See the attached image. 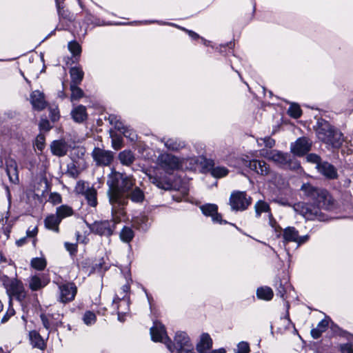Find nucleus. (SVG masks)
I'll return each mask as SVG.
<instances>
[{
	"mask_svg": "<svg viewBox=\"0 0 353 353\" xmlns=\"http://www.w3.org/2000/svg\"><path fill=\"white\" fill-rule=\"evenodd\" d=\"M70 77L72 79V83L70 85H78L79 84L83 78V70L78 67H73L70 71Z\"/></svg>",
	"mask_w": 353,
	"mask_h": 353,
	"instance_id": "35",
	"label": "nucleus"
},
{
	"mask_svg": "<svg viewBox=\"0 0 353 353\" xmlns=\"http://www.w3.org/2000/svg\"><path fill=\"white\" fill-rule=\"evenodd\" d=\"M50 117L51 120L54 122L57 121L59 118L58 108H50Z\"/></svg>",
	"mask_w": 353,
	"mask_h": 353,
	"instance_id": "56",
	"label": "nucleus"
},
{
	"mask_svg": "<svg viewBox=\"0 0 353 353\" xmlns=\"http://www.w3.org/2000/svg\"><path fill=\"white\" fill-rule=\"evenodd\" d=\"M37 148L42 151L44 148V137L43 136H38L36 141Z\"/></svg>",
	"mask_w": 353,
	"mask_h": 353,
	"instance_id": "57",
	"label": "nucleus"
},
{
	"mask_svg": "<svg viewBox=\"0 0 353 353\" xmlns=\"http://www.w3.org/2000/svg\"><path fill=\"white\" fill-rule=\"evenodd\" d=\"M149 180L159 189L168 190L172 188V184L167 177L162 178L157 175H149Z\"/></svg>",
	"mask_w": 353,
	"mask_h": 353,
	"instance_id": "29",
	"label": "nucleus"
},
{
	"mask_svg": "<svg viewBox=\"0 0 353 353\" xmlns=\"http://www.w3.org/2000/svg\"><path fill=\"white\" fill-rule=\"evenodd\" d=\"M111 216L110 220L96 221L89 225L90 231L99 236L109 237L112 236L117 228V225L120 223L122 219L125 216V210L116 204H110Z\"/></svg>",
	"mask_w": 353,
	"mask_h": 353,
	"instance_id": "4",
	"label": "nucleus"
},
{
	"mask_svg": "<svg viewBox=\"0 0 353 353\" xmlns=\"http://www.w3.org/2000/svg\"><path fill=\"white\" fill-rule=\"evenodd\" d=\"M250 345L245 341H241L237 345L236 349L234 350V353H249Z\"/></svg>",
	"mask_w": 353,
	"mask_h": 353,
	"instance_id": "49",
	"label": "nucleus"
},
{
	"mask_svg": "<svg viewBox=\"0 0 353 353\" xmlns=\"http://www.w3.org/2000/svg\"><path fill=\"white\" fill-rule=\"evenodd\" d=\"M330 321V318L326 316L318 323L316 327L312 329L311 335L313 339H316L321 336L322 333L327 330Z\"/></svg>",
	"mask_w": 353,
	"mask_h": 353,
	"instance_id": "32",
	"label": "nucleus"
},
{
	"mask_svg": "<svg viewBox=\"0 0 353 353\" xmlns=\"http://www.w3.org/2000/svg\"><path fill=\"white\" fill-rule=\"evenodd\" d=\"M312 143L306 137L298 139L291 145V152L297 156H303L307 153L311 148Z\"/></svg>",
	"mask_w": 353,
	"mask_h": 353,
	"instance_id": "16",
	"label": "nucleus"
},
{
	"mask_svg": "<svg viewBox=\"0 0 353 353\" xmlns=\"http://www.w3.org/2000/svg\"><path fill=\"white\" fill-rule=\"evenodd\" d=\"M288 114L294 119H298L301 116L302 111L298 104L292 103L288 108Z\"/></svg>",
	"mask_w": 353,
	"mask_h": 353,
	"instance_id": "45",
	"label": "nucleus"
},
{
	"mask_svg": "<svg viewBox=\"0 0 353 353\" xmlns=\"http://www.w3.org/2000/svg\"><path fill=\"white\" fill-rule=\"evenodd\" d=\"M290 287V284L285 282V284H283L281 282L279 283V285L276 288L277 295L280 297L284 299L285 294L287 292L288 289Z\"/></svg>",
	"mask_w": 353,
	"mask_h": 353,
	"instance_id": "50",
	"label": "nucleus"
},
{
	"mask_svg": "<svg viewBox=\"0 0 353 353\" xmlns=\"http://www.w3.org/2000/svg\"><path fill=\"white\" fill-rule=\"evenodd\" d=\"M181 29L183 30H184L185 32H186L188 34V35L194 40H196V39H198L200 38L199 35L192 30H189L184 28H181Z\"/></svg>",
	"mask_w": 353,
	"mask_h": 353,
	"instance_id": "61",
	"label": "nucleus"
},
{
	"mask_svg": "<svg viewBox=\"0 0 353 353\" xmlns=\"http://www.w3.org/2000/svg\"><path fill=\"white\" fill-rule=\"evenodd\" d=\"M39 127L41 130L48 131L50 128V122L47 119H41L39 123Z\"/></svg>",
	"mask_w": 353,
	"mask_h": 353,
	"instance_id": "58",
	"label": "nucleus"
},
{
	"mask_svg": "<svg viewBox=\"0 0 353 353\" xmlns=\"http://www.w3.org/2000/svg\"><path fill=\"white\" fill-rule=\"evenodd\" d=\"M88 183L79 181L77 183V185L75 186V192L81 195H85V193L91 188Z\"/></svg>",
	"mask_w": 353,
	"mask_h": 353,
	"instance_id": "44",
	"label": "nucleus"
},
{
	"mask_svg": "<svg viewBox=\"0 0 353 353\" xmlns=\"http://www.w3.org/2000/svg\"><path fill=\"white\" fill-rule=\"evenodd\" d=\"M127 196L128 199H130L132 201L135 203H141L145 198L143 192L139 188L133 189Z\"/></svg>",
	"mask_w": 353,
	"mask_h": 353,
	"instance_id": "40",
	"label": "nucleus"
},
{
	"mask_svg": "<svg viewBox=\"0 0 353 353\" xmlns=\"http://www.w3.org/2000/svg\"><path fill=\"white\" fill-rule=\"evenodd\" d=\"M274 296L272 290L268 286H263L257 288L256 296L259 299L270 301Z\"/></svg>",
	"mask_w": 353,
	"mask_h": 353,
	"instance_id": "34",
	"label": "nucleus"
},
{
	"mask_svg": "<svg viewBox=\"0 0 353 353\" xmlns=\"http://www.w3.org/2000/svg\"><path fill=\"white\" fill-rule=\"evenodd\" d=\"M109 119L110 123L114 125V128L120 131L125 138L130 139L131 141H135L137 140V135L133 129L124 125L115 116L111 115Z\"/></svg>",
	"mask_w": 353,
	"mask_h": 353,
	"instance_id": "14",
	"label": "nucleus"
},
{
	"mask_svg": "<svg viewBox=\"0 0 353 353\" xmlns=\"http://www.w3.org/2000/svg\"><path fill=\"white\" fill-rule=\"evenodd\" d=\"M318 139L333 148H339L343 141V134L325 120H319L316 128Z\"/></svg>",
	"mask_w": 353,
	"mask_h": 353,
	"instance_id": "5",
	"label": "nucleus"
},
{
	"mask_svg": "<svg viewBox=\"0 0 353 353\" xmlns=\"http://www.w3.org/2000/svg\"><path fill=\"white\" fill-rule=\"evenodd\" d=\"M316 168L321 174L327 179H334L337 177V171L336 168L327 162L325 161L321 163H319Z\"/></svg>",
	"mask_w": 353,
	"mask_h": 353,
	"instance_id": "23",
	"label": "nucleus"
},
{
	"mask_svg": "<svg viewBox=\"0 0 353 353\" xmlns=\"http://www.w3.org/2000/svg\"><path fill=\"white\" fill-rule=\"evenodd\" d=\"M29 339L33 347L41 350L46 349V343L38 332L35 330L30 331L29 332Z\"/></svg>",
	"mask_w": 353,
	"mask_h": 353,
	"instance_id": "27",
	"label": "nucleus"
},
{
	"mask_svg": "<svg viewBox=\"0 0 353 353\" xmlns=\"http://www.w3.org/2000/svg\"><path fill=\"white\" fill-rule=\"evenodd\" d=\"M161 142L163 143L165 147L171 151L177 152L184 148L186 145L184 141L175 137L163 138Z\"/></svg>",
	"mask_w": 353,
	"mask_h": 353,
	"instance_id": "22",
	"label": "nucleus"
},
{
	"mask_svg": "<svg viewBox=\"0 0 353 353\" xmlns=\"http://www.w3.org/2000/svg\"><path fill=\"white\" fill-rule=\"evenodd\" d=\"M38 234V228L37 226L29 227L26 231V236L28 238H34Z\"/></svg>",
	"mask_w": 353,
	"mask_h": 353,
	"instance_id": "55",
	"label": "nucleus"
},
{
	"mask_svg": "<svg viewBox=\"0 0 353 353\" xmlns=\"http://www.w3.org/2000/svg\"><path fill=\"white\" fill-rule=\"evenodd\" d=\"M150 225L149 219L147 216L141 214L133 219V226L141 231L145 232Z\"/></svg>",
	"mask_w": 353,
	"mask_h": 353,
	"instance_id": "30",
	"label": "nucleus"
},
{
	"mask_svg": "<svg viewBox=\"0 0 353 353\" xmlns=\"http://www.w3.org/2000/svg\"><path fill=\"white\" fill-rule=\"evenodd\" d=\"M59 292L57 300L62 303L72 301L77 293V288L73 282L57 283Z\"/></svg>",
	"mask_w": 353,
	"mask_h": 353,
	"instance_id": "11",
	"label": "nucleus"
},
{
	"mask_svg": "<svg viewBox=\"0 0 353 353\" xmlns=\"http://www.w3.org/2000/svg\"><path fill=\"white\" fill-rule=\"evenodd\" d=\"M40 318H41V320L42 321V324H43V327L47 330L50 331V322H49V320H48V317L44 314H41V316H40Z\"/></svg>",
	"mask_w": 353,
	"mask_h": 353,
	"instance_id": "59",
	"label": "nucleus"
},
{
	"mask_svg": "<svg viewBox=\"0 0 353 353\" xmlns=\"http://www.w3.org/2000/svg\"><path fill=\"white\" fill-rule=\"evenodd\" d=\"M261 154L270 161L274 162L281 167L288 168L292 170L298 169L299 163L293 159L288 153H284L279 150H261Z\"/></svg>",
	"mask_w": 353,
	"mask_h": 353,
	"instance_id": "6",
	"label": "nucleus"
},
{
	"mask_svg": "<svg viewBox=\"0 0 353 353\" xmlns=\"http://www.w3.org/2000/svg\"><path fill=\"white\" fill-rule=\"evenodd\" d=\"M301 190L313 203L299 202L293 205L294 211L307 220H323L321 209L329 210L332 205V197L325 190L318 189L309 183L302 185Z\"/></svg>",
	"mask_w": 353,
	"mask_h": 353,
	"instance_id": "1",
	"label": "nucleus"
},
{
	"mask_svg": "<svg viewBox=\"0 0 353 353\" xmlns=\"http://www.w3.org/2000/svg\"><path fill=\"white\" fill-rule=\"evenodd\" d=\"M71 115L76 122H83L87 118L85 107L82 105L77 106L72 110Z\"/></svg>",
	"mask_w": 353,
	"mask_h": 353,
	"instance_id": "33",
	"label": "nucleus"
},
{
	"mask_svg": "<svg viewBox=\"0 0 353 353\" xmlns=\"http://www.w3.org/2000/svg\"><path fill=\"white\" fill-rule=\"evenodd\" d=\"M112 306L117 312L127 313L130 306L129 298L125 297V295H123L121 297L117 295L113 299Z\"/></svg>",
	"mask_w": 353,
	"mask_h": 353,
	"instance_id": "25",
	"label": "nucleus"
},
{
	"mask_svg": "<svg viewBox=\"0 0 353 353\" xmlns=\"http://www.w3.org/2000/svg\"><path fill=\"white\" fill-rule=\"evenodd\" d=\"M212 347V340L208 333H203L196 345L199 353H206Z\"/></svg>",
	"mask_w": 353,
	"mask_h": 353,
	"instance_id": "24",
	"label": "nucleus"
},
{
	"mask_svg": "<svg viewBox=\"0 0 353 353\" xmlns=\"http://www.w3.org/2000/svg\"><path fill=\"white\" fill-rule=\"evenodd\" d=\"M200 209L204 215L211 216L214 223L220 224L227 223V221L223 220L221 215L218 213V207L216 205L212 203H207L201 205Z\"/></svg>",
	"mask_w": 353,
	"mask_h": 353,
	"instance_id": "17",
	"label": "nucleus"
},
{
	"mask_svg": "<svg viewBox=\"0 0 353 353\" xmlns=\"http://www.w3.org/2000/svg\"><path fill=\"white\" fill-rule=\"evenodd\" d=\"M306 159L308 162L313 163L316 164V166L319 165V163H321V158L316 154H309L306 157Z\"/></svg>",
	"mask_w": 353,
	"mask_h": 353,
	"instance_id": "53",
	"label": "nucleus"
},
{
	"mask_svg": "<svg viewBox=\"0 0 353 353\" xmlns=\"http://www.w3.org/2000/svg\"><path fill=\"white\" fill-rule=\"evenodd\" d=\"M50 148L52 154L58 157L66 154L68 148L66 142L62 140L54 141Z\"/></svg>",
	"mask_w": 353,
	"mask_h": 353,
	"instance_id": "28",
	"label": "nucleus"
},
{
	"mask_svg": "<svg viewBox=\"0 0 353 353\" xmlns=\"http://www.w3.org/2000/svg\"><path fill=\"white\" fill-rule=\"evenodd\" d=\"M151 339L154 342H160L165 345L166 338H170L165 326L159 321H154L150 328Z\"/></svg>",
	"mask_w": 353,
	"mask_h": 353,
	"instance_id": "15",
	"label": "nucleus"
},
{
	"mask_svg": "<svg viewBox=\"0 0 353 353\" xmlns=\"http://www.w3.org/2000/svg\"><path fill=\"white\" fill-rule=\"evenodd\" d=\"M6 173L10 182L14 184L19 182L17 164L14 160L9 159L6 161Z\"/></svg>",
	"mask_w": 353,
	"mask_h": 353,
	"instance_id": "26",
	"label": "nucleus"
},
{
	"mask_svg": "<svg viewBox=\"0 0 353 353\" xmlns=\"http://www.w3.org/2000/svg\"><path fill=\"white\" fill-rule=\"evenodd\" d=\"M348 341L340 345L341 353H353V335L348 334Z\"/></svg>",
	"mask_w": 353,
	"mask_h": 353,
	"instance_id": "42",
	"label": "nucleus"
},
{
	"mask_svg": "<svg viewBox=\"0 0 353 353\" xmlns=\"http://www.w3.org/2000/svg\"><path fill=\"white\" fill-rule=\"evenodd\" d=\"M60 218L57 214H50L44 220V224L46 228L54 232H59V225L61 223Z\"/></svg>",
	"mask_w": 353,
	"mask_h": 353,
	"instance_id": "31",
	"label": "nucleus"
},
{
	"mask_svg": "<svg viewBox=\"0 0 353 353\" xmlns=\"http://www.w3.org/2000/svg\"><path fill=\"white\" fill-rule=\"evenodd\" d=\"M50 199L54 203H59L61 201V197L59 194H52L50 196Z\"/></svg>",
	"mask_w": 353,
	"mask_h": 353,
	"instance_id": "63",
	"label": "nucleus"
},
{
	"mask_svg": "<svg viewBox=\"0 0 353 353\" xmlns=\"http://www.w3.org/2000/svg\"><path fill=\"white\" fill-rule=\"evenodd\" d=\"M30 101L34 110L41 111L46 108L47 102L43 92L37 90L32 91L30 96Z\"/></svg>",
	"mask_w": 353,
	"mask_h": 353,
	"instance_id": "19",
	"label": "nucleus"
},
{
	"mask_svg": "<svg viewBox=\"0 0 353 353\" xmlns=\"http://www.w3.org/2000/svg\"><path fill=\"white\" fill-rule=\"evenodd\" d=\"M119 159L122 164L129 165L133 163L134 157L130 150H123L119 153Z\"/></svg>",
	"mask_w": 353,
	"mask_h": 353,
	"instance_id": "37",
	"label": "nucleus"
},
{
	"mask_svg": "<svg viewBox=\"0 0 353 353\" xmlns=\"http://www.w3.org/2000/svg\"><path fill=\"white\" fill-rule=\"evenodd\" d=\"M258 144L259 145H261L262 143H263L266 147L268 148H272L274 145L275 141L274 139L270 138V137H265L264 139H261L260 140H258Z\"/></svg>",
	"mask_w": 353,
	"mask_h": 353,
	"instance_id": "52",
	"label": "nucleus"
},
{
	"mask_svg": "<svg viewBox=\"0 0 353 353\" xmlns=\"http://www.w3.org/2000/svg\"><path fill=\"white\" fill-rule=\"evenodd\" d=\"M175 353H196L194 352V345L188 347L187 348H183L180 350L174 352Z\"/></svg>",
	"mask_w": 353,
	"mask_h": 353,
	"instance_id": "62",
	"label": "nucleus"
},
{
	"mask_svg": "<svg viewBox=\"0 0 353 353\" xmlns=\"http://www.w3.org/2000/svg\"><path fill=\"white\" fill-rule=\"evenodd\" d=\"M56 6L60 22V25L56 28V30L65 29L68 26V23L74 20V15L68 10L65 9L63 4L57 3Z\"/></svg>",
	"mask_w": 353,
	"mask_h": 353,
	"instance_id": "18",
	"label": "nucleus"
},
{
	"mask_svg": "<svg viewBox=\"0 0 353 353\" xmlns=\"http://www.w3.org/2000/svg\"><path fill=\"white\" fill-rule=\"evenodd\" d=\"M197 163L198 159L195 156L179 158L168 152L161 153L157 159L158 166L168 174L179 170H192Z\"/></svg>",
	"mask_w": 353,
	"mask_h": 353,
	"instance_id": "3",
	"label": "nucleus"
},
{
	"mask_svg": "<svg viewBox=\"0 0 353 353\" xmlns=\"http://www.w3.org/2000/svg\"><path fill=\"white\" fill-rule=\"evenodd\" d=\"M245 165L251 170L255 172L257 174L261 176H268L269 174L272 175L274 177H272L271 180L272 183L279 188H281V185L284 184V180L281 176L272 173L269 165L264 161L256 159L246 161Z\"/></svg>",
	"mask_w": 353,
	"mask_h": 353,
	"instance_id": "7",
	"label": "nucleus"
},
{
	"mask_svg": "<svg viewBox=\"0 0 353 353\" xmlns=\"http://www.w3.org/2000/svg\"><path fill=\"white\" fill-rule=\"evenodd\" d=\"M50 279L45 274H39L30 277L29 281L30 288L33 291H37L49 283Z\"/></svg>",
	"mask_w": 353,
	"mask_h": 353,
	"instance_id": "21",
	"label": "nucleus"
},
{
	"mask_svg": "<svg viewBox=\"0 0 353 353\" xmlns=\"http://www.w3.org/2000/svg\"><path fill=\"white\" fill-rule=\"evenodd\" d=\"M68 49L74 56L79 55L81 52V46L76 41H72L68 43Z\"/></svg>",
	"mask_w": 353,
	"mask_h": 353,
	"instance_id": "51",
	"label": "nucleus"
},
{
	"mask_svg": "<svg viewBox=\"0 0 353 353\" xmlns=\"http://www.w3.org/2000/svg\"><path fill=\"white\" fill-rule=\"evenodd\" d=\"M108 190L107 192L110 204L125 210L128 204V196L125 195L134 185V179L131 176H127L119 172L112 171L107 180Z\"/></svg>",
	"mask_w": 353,
	"mask_h": 353,
	"instance_id": "2",
	"label": "nucleus"
},
{
	"mask_svg": "<svg viewBox=\"0 0 353 353\" xmlns=\"http://www.w3.org/2000/svg\"><path fill=\"white\" fill-rule=\"evenodd\" d=\"M73 210L71 207L62 205L57 208L56 214L59 218H60V220L70 216L73 214Z\"/></svg>",
	"mask_w": 353,
	"mask_h": 353,
	"instance_id": "39",
	"label": "nucleus"
},
{
	"mask_svg": "<svg viewBox=\"0 0 353 353\" xmlns=\"http://www.w3.org/2000/svg\"><path fill=\"white\" fill-rule=\"evenodd\" d=\"M126 277V279H127V283L123 285L121 288V291L119 292V294H118L119 296V297H121L123 295H125V297H128V293L130 289V282L129 281H132V279L130 277V271H128L127 272V275L125 276Z\"/></svg>",
	"mask_w": 353,
	"mask_h": 353,
	"instance_id": "48",
	"label": "nucleus"
},
{
	"mask_svg": "<svg viewBox=\"0 0 353 353\" xmlns=\"http://www.w3.org/2000/svg\"><path fill=\"white\" fill-rule=\"evenodd\" d=\"M251 203L252 198L245 192L234 191L230 195V205L233 210H245Z\"/></svg>",
	"mask_w": 353,
	"mask_h": 353,
	"instance_id": "10",
	"label": "nucleus"
},
{
	"mask_svg": "<svg viewBox=\"0 0 353 353\" xmlns=\"http://www.w3.org/2000/svg\"><path fill=\"white\" fill-rule=\"evenodd\" d=\"M1 281L10 297H14L19 301L24 299L26 291L21 281L16 279H10L7 276H1Z\"/></svg>",
	"mask_w": 353,
	"mask_h": 353,
	"instance_id": "8",
	"label": "nucleus"
},
{
	"mask_svg": "<svg viewBox=\"0 0 353 353\" xmlns=\"http://www.w3.org/2000/svg\"><path fill=\"white\" fill-rule=\"evenodd\" d=\"M84 196L87 201L88 205H90V207H93V208H95L97 205V204H98L97 191L94 188L92 187L85 193Z\"/></svg>",
	"mask_w": 353,
	"mask_h": 353,
	"instance_id": "36",
	"label": "nucleus"
},
{
	"mask_svg": "<svg viewBox=\"0 0 353 353\" xmlns=\"http://www.w3.org/2000/svg\"><path fill=\"white\" fill-rule=\"evenodd\" d=\"M65 248L71 254H73L77 252V246L75 244L65 243Z\"/></svg>",
	"mask_w": 353,
	"mask_h": 353,
	"instance_id": "60",
	"label": "nucleus"
},
{
	"mask_svg": "<svg viewBox=\"0 0 353 353\" xmlns=\"http://www.w3.org/2000/svg\"><path fill=\"white\" fill-rule=\"evenodd\" d=\"M96 320L97 317L95 314L91 311L85 312L83 316V321L87 325H93L96 322Z\"/></svg>",
	"mask_w": 353,
	"mask_h": 353,
	"instance_id": "47",
	"label": "nucleus"
},
{
	"mask_svg": "<svg viewBox=\"0 0 353 353\" xmlns=\"http://www.w3.org/2000/svg\"><path fill=\"white\" fill-rule=\"evenodd\" d=\"M283 238L285 243L294 242L297 246L306 243L309 240V235L299 236V232L294 227H287L283 232Z\"/></svg>",
	"mask_w": 353,
	"mask_h": 353,
	"instance_id": "13",
	"label": "nucleus"
},
{
	"mask_svg": "<svg viewBox=\"0 0 353 353\" xmlns=\"http://www.w3.org/2000/svg\"><path fill=\"white\" fill-rule=\"evenodd\" d=\"M134 236V231L128 226H124L119 234L121 240L125 243H130L133 239Z\"/></svg>",
	"mask_w": 353,
	"mask_h": 353,
	"instance_id": "38",
	"label": "nucleus"
},
{
	"mask_svg": "<svg viewBox=\"0 0 353 353\" xmlns=\"http://www.w3.org/2000/svg\"><path fill=\"white\" fill-rule=\"evenodd\" d=\"M255 214L256 217H259L262 213H268L269 224L272 228H275L276 221L270 213V205L264 201H259L254 205Z\"/></svg>",
	"mask_w": 353,
	"mask_h": 353,
	"instance_id": "20",
	"label": "nucleus"
},
{
	"mask_svg": "<svg viewBox=\"0 0 353 353\" xmlns=\"http://www.w3.org/2000/svg\"><path fill=\"white\" fill-rule=\"evenodd\" d=\"M70 90L72 92L70 99L72 101L79 100L83 95V90L79 88L77 85H70Z\"/></svg>",
	"mask_w": 353,
	"mask_h": 353,
	"instance_id": "46",
	"label": "nucleus"
},
{
	"mask_svg": "<svg viewBox=\"0 0 353 353\" xmlns=\"http://www.w3.org/2000/svg\"><path fill=\"white\" fill-rule=\"evenodd\" d=\"M210 172L212 175L216 178H221L228 174V170L223 166H213Z\"/></svg>",
	"mask_w": 353,
	"mask_h": 353,
	"instance_id": "41",
	"label": "nucleus"
},
{
	"mask_svg": "<svg viewBox=\"0 0 353 353\" xmlns=\"http://www.w3.org/2000/svg\"><path fill=\"white\" fill-rule=\"evenodd\" d=\"M192 345L193 344L188 334L185 332L181 330L175 332L173 341L170 338H166L165 341V346L172 353Z\"/></svg>",
	"mask_w": 353,
	"mask_h": 353,
	"instance_id": "9",
	"label": "nucleus"
},
{
	"mask_svg": "<svg viewBox=\"0 0 353 353\" xmlns=\"http://www.w3.org/2000/svg\"><path fill=\"white\" fill-rule=\"evenodd\" d=\"M27 240H28V237L27 236H25V237H22L19 239H18L17 241H16V244L17 245V246L20 247V246H23V245H25L26 243H27Z\"/></svg>",
	"mask_w": 353,
	"mask_h": 353,
	"instance_id": "64",
	"label": "nucleus"
},
{
	"mask_svg": "<svg viewBox=\"0 0 353 353\" xmlns=\"http://www.w3.org/2000/svg\"><path fill=\"white\" fill-rule=\"evenodd\" d=\"M112 144L114 149H120L123 145L122 138L120 137H113L112 139Z\"/></svg>",
	"mask_w": 353,
	"mask_h": 353,
	"instance_id": "54",
	"label": "nucleus"
},
{
	"mask_svg": "<svg viewBox=\"0 0 353 353\" xmlns=\"http://www.w3.org/2000/svg\"><path fill=\"white\" fill-rule=\"evenodd\" d=\"M92 157L96 165L109 166L114 159V154L110 150L94 148L92 152Z\"/></svg>",
	"mask_w": 353,
	"mask_h": 353,
	"instance_id": "12",
	"label": "nucleus"
},
{
	"mask_svg": "<svg viewBox=\"0 0 353 353\" xmlns=\"http://www.w3.org/2000/svg\"><path fill=\"white\" fill-rule=\"evenodd\" d=\"M47 263L45 259L43 258H33L31 260V265L33 268L37 270H43L46 267Z\"/></svg>",
	"mask_w": 353,
	"mask_h": 353,
	"instance_id": "43",
	"label": "nucleus"
}]
</instances>
